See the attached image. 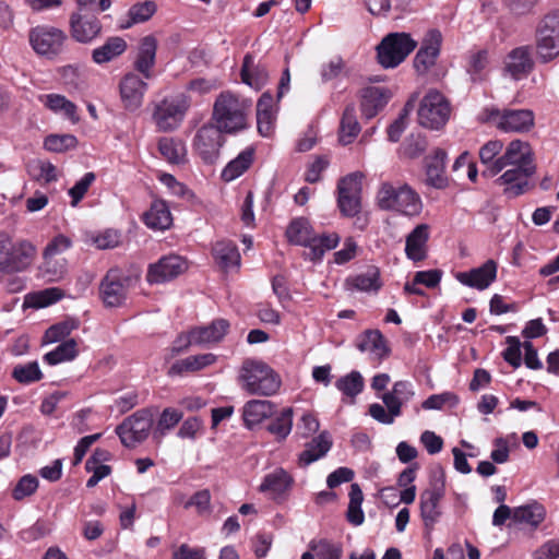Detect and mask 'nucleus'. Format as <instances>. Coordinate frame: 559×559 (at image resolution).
Wrapping results in <instances>:
<instances>
[{
  "label": "nucleus",
  "instance_id": "obj_24",
  "mask_svg": "<svg viewBox=\"0 0 559 559\" xmlns=\"http://www.w3.org/2000/svg\"><path fill=\"white\" fill-rule=\"evenodd\" d=\"M429 240V226L427 224L417 225L406 237L405 254L414 261H423L427 258Z\"/></svg>",
  "mask_w": 559,
  "mask_h": 559
},
{
  "label": "nucleus",
  "instance_id": "obj_38",
  "mask_svg": "<svg viewBox=\"0 0 559 559\" xmlns=\"http://www.w3.org/2000/svg\"><path fill=\"white\" fill-rule=\"evenodd\" d=\"M286 236L289 242L298 246H305L308 250H310L314 238L312 228L306 218L294 219L287 227Z\"/></svg>",
  "mask_w": 559,
  "mask_h": 559
},
{
  "label": "nucleus",
  "instance_id": "obj_25",
  "mask_svg": "<svg viewBox=\"0 0 559 559\" xmlns=\"http://www.w3.org/2000/svg\"><path fill=\"white\" fill-rule=\"evenodd\" d=\"M503 148V143L500 140H491L484 144L479 150V158L484 165L481 176L491 178L503 170V162L501 156L498 155Z\"/></svg>",
  "mask_w": 559,
  "mask_h": 559
},
{
  "label": "nucleus",
  "instance_id": "obj_40",
  "mask_svg": "<svg viewBox=\"0 0 559 559\" xmlns=\"http://www.w3.org/2000/svg\"><path fill=\"white\" fill-rule=\"evenodd\" d=\"M241 80L249 86L260 90L267 80V72L263 67L254 64L252 56L246 55L241 68Z\"/></svg>",
  "mask_w": 559,
  "mask_h": 559
},
{
  "label": "nucleus",
  "instance_id": "obj_63",
  "mask_svg": "<svg viewBox=\"0 0 559 559\" xmlns=\"http://www.w3.org/2000/svg\"><path fill=\"white\" fill-rule=\"evenodd\" d=\"M94 173H86L70 190L69 195L72 198L71 205L76 206L78 203L84 198L88 188L95 181Z\"/></svg>",
  "mask_w": 559,
  "mask_h": 559
},
{
  "label": "nucleus",
  "instance_id": "obj_22",
  "mask_svg": "<svg viewBox=\"0 0 559 559\" xmlns=\"http://www.w3.org/2000/svg\"><path fill=\"white\" fill-rule=\"evenodd\" d=\"M533 67L531 51L526 46L511 50L504 61V71L514 80L526 76L533 70Z\"/></svg>",
  "mask_w": 559,
  "mask_h": 559
},
{
  "label": "nucleus",
  "instance_id": "obj_12",
  "mask_svg": "<svg viewBox=\"0 0 559 559\" xmlns=\"http://www.w3.org/2000/svg\"><path fill=\"white\" fill-rule=\"evenodd\" d=\"M444 497V477L430 484V487L420 492L419 510L425 528L430 532L439 522L442 510L440 501Z\"/></svg>",
  "mask_w": 559,
  "mask_h": 559
},
{
  "label": "nucleus",
  "instance_id": "obj_19",
  "mask_svg": "<svg viewBox=\"0 0 559 559\" xmlns=\"http://www.w3.org/2000/svg\"><path fill=\"white\" fill-rule=\"evenodd\" d=\"M71 37L80 44H91L102 33L100 21L87 13L73 12L69 20Z\"/></svg>",
  "mask_w": 559,
  "mask_h": 559
},
{
  "label": "nucleus",
  "instance_id": "obj_35",
  "mask_svg": "<svg viewBox=\"0 0 559 559\" xmlns=\"http://www.w3.org/2000/svg\"><path fill=\"white\" fill-rule=\"evenodd\" d=\"M274 412V405L266 400H251L243 406V421L249 428L260 424Z\"/></svg>",
  "mask_w": 559,
  "mask_h": 559
},
{
  "label": "nucleus",
  "instance_id": "obj_11",
  "mask_svg": "<svg viewBox=\"0 0 559 559\" xmlns=\"http://www.w3.org/2000/svg\"><path fill=\"white\" fill-rule=\"evenodd\" d=\"M153 425V414L150 409L136 411L116 427V433L127 448H134L148 437Z\"/></svg>",
  "mask_w": 559,
  "mask_h": 559
},
{
  "label": "nucleus",
  "instance_id": "obj_42",
  "mask_svg": "<svg viewBox=\"0 0 559 559\" xmlns=\"http://www.w3.org/2000/svg\"><path fill=\"white\" fill-rule=\"evenodd\" d=\"M157 5L153 0L134 3L128 11V20L120 25V28L128 29L134 24L148 21L156 12Z\"/></svg>",
  "mask_w": 559,
  "mask_h": 559
},
{
  "label": "nucleus",
  "instance_id": "obj_36",
  "mask_svg": "<svg viewBox=\"0 0 559 559\" xmlns=\"http://www.w3.org/2000/svg\"><path fill=\"white\" fill-rule=\"evenodd\" d=\"M127 49V43L122 37H109L104 45L92 51V59L97 64L107 63L122 55Z\"/></svg>",
  "mask_w": 559,
  "mask_h": 559
},
{
  "label": "nucleus",
  "instance_id": "obj_31",
  "mask_svg": "<svg viewBox=\"0 0 559 559\" xmlns=\"http://www.w3.org/2000/svg\"><path fill=\"white\" fill-rule=\"evenodd\" d=\"M447 153L442 148H436L433 156L426 162V181L429 186L442 189L448 185V178L444 176V159Z\"/></svg>",
  "mask_w": 559,
  "mask_h": 559
},
{
  "label": "nucleus",
  "instance_id": "obj_13",
  "mask_svg": "<svg viewBox=\"0 0 559 559\" xmlns=\"http://www.w3.org/2000/svg\"><path fill=\"white\" fill-rule=\"evenodd\" d=\"M361 178V173H353L342 178L337 185V203L345 216L353 217L360 212Z\"/></svg>",
  "mask_w": 559,
  "mask_h": 559
},
{
  "label": "nucleus",
  "instance_id": "obj_29",
  "mask_svg": "<svg viewBox=\"0 0 559 559\" xmlns=\"http://www.w3.org/2000/svg\"><path fill=\"white\" fill-rule=\"evenodd\" d=\"M229 326L227 320L216 319L209 325L193 328V337L197 346L221 342L227 334Z\"/></svg>",
  "mask_w": 559,
  "mask_h": 559
},
{
  "label": "nucleus",
  "instance_id": "obj_60",
  "mask_svg": "<svg viewBox=\"0 0 559 559\" xmlns=\"http://www.w3.org/2000/svg\"><path fill=\"white\" fill-rule=\"evenodd\" d=\"M350 282L356 289L361 292H377L381 287L379 282V271L374 267L368 270L366 273L353 277Z\"/></svg>",
  "mask_w": 559,
  "mask_h": 559
},
{
  "label": "nucleus",
  "instance_id": "obj_6",
  "mask_svg": "<svg viewBox=\"0 0 559 559\" xmlns=\"http://www.w3.org/2000/svg\"><path fill=\"white\" fill-rule=\"evenodd\" d=\"M417 44L408 33H390L377 46L378 61L385 69L395 68L415 50Z\"/></svg>",
  "mask_w": 559,
  "mask_h": 559
},
{
  "label": "nucleus",
  "instance_id": "obj_18",
  "mask_svg": "<svg viewBox=\"0 0 559 559\" xmlns=\"http://www.w3.org/2000/svg\"><path fill=\"white\" fill-rule=\"evenodd\" d=\"M2 242V249L5 251L3 262L8 273L24 271L35 255V247L26 240L13 245L10 238H4Z\"/></svg>",
  "mask_w": 559,
  "mask_h": 559
},
{
  "label": "nucleus",
  "instance_id": "obj_44",
  "mask_svg": "<svg viewBox=\"0 0 559 559\" xmlns=\"http://www.w3.org/2000/svg\"><path fill=\"white\" fill-rule=\"evenodd\" d=\"M488 66V51L481 49L469 55L466 71L473 82H480L486 79Z\"/></svg>",
  "mask_w": 559,
  "mask_h": 559
},
{
  "label": "nucleus",
  "instance_id": "obj_21",
  "mask_svg": "<svg viewBox=\"0 0 559 559\" xmlns=\"http://www.w3.org/2000/svg\"><path fill=\"white\" fill-rule=\"evenodd\" d=\"M147 84L134 73L124 75L120 83V95L128 110H136L143 102Z\"/></svg>",
  "mask_w": 559,
  "mask_h": 559
},
{
  "label": "nucleus",
  "instance_id": "obj_5",
  "mask_svg": "<svg viewBox=\"0 0 559 559\" xmlns=\"http://www.w3.org/2000/svg\"><path fill=\"white\" fill-rule=\"evenodd\" d=\"M537 57L547 63L559 56V10L545 14L535 29Z\"/></svg>",
  "mask_w": 559,
  "mask_h": 559
},
{
  "label": "nucleus",
  "instance_id": "obj_47",
  "mask_svg": "<svg viewBox=\"0 0 559 559\" xmlns=\"http://www.w3.org/2000/svg\"><path fill=\"white\" fill-rule=\"evenodd\" d=\"M362 500L364 495L361 488L358 484H352L346 518L347 521L355 526L361 525L365 520V515L361 510Z\"/></svg>",
  "mask_w": 559,
  "mask_h": 559
},
{
  "label": "nucleus",
  "instance_id": "obj_8",
  "mask_svg": "<svg viewBox=\"0 0 559 559\" xmlns=\"http://www.w3.org/2000/svg\"><path fill=\"white\" fill-rule=\"evenodd\" d=\"M189 107V100L182 94L165 97L155 105L153 120L159 131H174L183 121Z\"/></svg>",
  "mask_w": 559,
  "mask_h": 559
},
{
  "label": "nucleus",
  "instance_id": "obj_52",
  "mask_svg": "<svg viewBox=\"0 0 559 559\" xmlns=\"http://www.w3.org/2000/svg\"><path fill=\"white\" fill-rule=\"evenodd\" d=\"M41 272L49 282H57L67 272V261L61 257L44 255Z\"/></svg>",
  "mask_w": 559,
  "mask_h": 559
},
{
  "label": "nucleus",
  "instance_id": "obj_50",
  "mask_svg": "<svg viewBox=\"0 0 559 559\" xmlns=\"http://www.w3.org/2000/svg\"><path fill=\"white\" fill-rule=\"evenodd\" d=\"M158 150L169 163L174 164L181 163L186 155V147L183 143L169 138H163L159 140Z\"/></svg>",
  "mask_w": 559,
  "mask_h": 559
},
{
  "label": "nucleus",
  "instance_id": "obj_16",
  "mask_svg": "<svg viewBox=\"0 0 559 559\" xmlns=\"http://www.w3.org/2000/svg\"><path fill=\"white\" fill-rule=\"evenodd\" d=\"M129 277L122 276L118 270H109L102 280L99 292L106 307L121 306L128 294Z\"/></svg>",
  "mask_w": 559,
  "mask_h": 559
},
{
  "label": "nucleus",
  "instance_id": "obj_30",
  "mask_svg": "<svg viewBox=\"0 0 559 559\" xmlns=\"http://www.w3.org/2000/svg\"><path fill=\"white\" fill-rule=\"evenodd\" d=\"M215 361L216 356L212 353L189 356L174 362L168 370V374L173 377L197 372L213 365Z\"/></svg>",
  "mask_w": 559,
  "mask_h": 559
},
{
  "label": "nucleus",
  "instance_id": "obj_14",
  "mask_svg": "<svg viewBox=\"0 0 559 559\" xmlns=\"http://www.w3.org/2000/svg\"><path fill=\"white\" fill-rule=\"evenodd\" d=\"M223 133L225 132L213 123L204 124L198 130L193 145L204 163L213 164L217 159L225 141Z\"/></svg>",
  "mask_w": 559,
  "mask_h": 559
},
{
  "label": "nucleus",
  "instance_id": "obj_20",
  "mask_svg": "<svg viewBox=\"0 0 559 559\" xmlns=\"http://www.w3.org/2000/svg\"><path fill=\"white\" fill-rule=\"evenodd\" d=\"M497 277V263L489 259L479 267L472 269L467 272H459L455 278L463 285L484 290Z\"/></svg>",
  "mask_w": 559,
  "mask_h": 559
},
{
  "label": "nucleus",
  "instance_id": "obj_62",
  "mask_svg": "<svg viewBox=\"0 0 559 559\" xmlns=\"http://www.w3.org/2000/svg\"><path fill=\"white\" fill-rule=\"evenodd\" d=\"M38 488V479L36 476L27 474L20 478L15 485L12 497L20 501L32 496Z\"/></svg>",
  "mask_w": 559,
  "mask_h": 559
},
{
  "label": "nucleus",
  "instance_id": "obj_59",
  "mask_svg": "<svg viewBox=\"0 0 559 559\" xmlns=\"http://www.w3.org/2000/svg\"><path fill=\"white\" fill-rule=\"evenodd\" d=\"M87 241L97 249L106 250L118 247L121 241V236L115 229H106L100 234H91L87 237Z\"/></svg>",
  "mask_w": 559,
  "mask_h": 559
},
{
  "label": "nucleus",
  "instance_id": "obj_57",
  "mask_svg": "<svg viewBox=\"0 0 559 559\" xmlns=\"http://www.w3.org/2000/svg\"><path fill=\"white\" fill-rule=\"evenodd\" d=\"M182 418V413L175 408H165L154 430V438L160 439L167 430L173 429Z\"/></svg>",
  "mask_w": 559,
  "mask_h": 559
},
{
  "label": "nucleus",
  "instance_id": "obj_46",
  "mask_svg": "<svg viewBox=\"0 0 559 559\" xmlns=\"http://www.w3.org/2000/svg\"><path fill=\"white\" fill-rule=\"evenodd\" d=\"M64 297V292L59 287H49L34 292L26 296V302L29 307L40 309L48 307Z\"/></svg>",
  "mask_w": 559,
  "mask_h": 559
},
{
  "label": "nucleus",
  "instance_id": "obj_39",
  "mask_svg": "<svg viewBox=\"0 0 559 559\" xmlns=\"http://www.w3.org/2000/svg\"><path fill=\"white\" fill-rule=\"evenodd\" d=\"M213 254L217 263L225 270L239 266L240 264V254L237 246L233 241H217L213 247Z\"/></svg>",
  "mask_w": 559,
  "mask_h": 559
},
{
  "label": "nucleus",
  "instance_id": "obj_51",
  "mask_svg": "<svg viewBox=\"0 0 559 559\" xmlns=\"http://www.w3.org/2000/svg\"><path fill=\"white\" fill-rule=\"evenodd\" d=\"M335 386L346 396L355 397L364 389V379L358 371H352L337 379Z\"/></svg>",
  "mask_w": 559,
  "mask_h": 559
},
{
  "label": "nucleus",
  "instance_id": "obj_55",
  "mask_svg": "<svg viewBox=\"0 0 559 559\" xmlns=\"http://www.w3.org/2000/svg\"><path fill=\"white\" fill-rule=\"evenodd\" d=\"M79 328V320L69 318L57 324L51 325L44 335L47 343H56L68 336L73 330Z\"/></svg>",
  "mask_w": 559,
  "mask_h": 559
},
{
  "label": "nucleus",
  "instance_id": "obj_4",
  "mask_svg": "<svg viewBox=\"0 0 559 559\" xmlns=\"http://www.w3.org/2000/svg\"><path fill=\"white\" fill-rule=\"evenodd\" d=\"M377 199L380 209L396 211L407 216L418 215L423 209L419 195L408 185L393 186L384 182Z\"/></svg>",
  "mask_w": 559,
  "mask_h": 559
},
{
  "label": "nucleus",
  "instance_id": "obj_7",
  "mask_svg": "<svg viewBox=\"0 0 559 559\" xmlns=\"http://www.w3.org/2000/svg\"><path fill=\"white\" fill-rule=\"evenodd\" d=\"M28 41L37 55L53 59L63 51L68 35L58 27L38 25L29 29Z\"/></svg>",
  "mask_w": 559,
  "mask_h": 559
},
{
  "label": "nucleus",
  "instance_id": "obj_64",
  "mask_svg": "<svg viewBox=\"0 0 559 559\" xmlns=\"http://www.w3.org/2000/svg\"><path fill=\"white\" fill-rule=\"evenodd\" d=\"M508 347L503 352V358L513 368H519L522 364L521 343L515 336L507 337Z\"/></svg>",
  "mask_w": 559,
  "mask_h": 559
},
{
  "label": "nucleus",
  "instance_id": "obj_49",
  "mask_svg": "<svg viewBox=\"0 0 559 559\" xmlns=\"http://www.w3.org/2000/svg\"><path fill=\"white\" fill-rule=\"evenodd\" d=\"M76 342L73 338H70L60 345H58L53 350L47 353L44 356V359L49 365H57L63 361L72 360L78 355Z\"/></svg>",
  "mask_w": 559,
  "mask_h": 559
},
{
  "label": "nucleus",
  "instance_id": "obj_34",
  "mask_svg": "<svg viewBox=\"0 0 559 559\" xmlns=\"http://www.w3.org/2000/svg\"><path fill=\"white\" fill-rule=\"evenodd\" d=\"M331 447L332 439L330 433L322 431L318 437L306 444V449L300 453L299 460L305 465H309L324 456L330 451Z\"/></svg>",
  "mask_w": 559,
  "mask_h": 559
},
{
  "label": "nucleus",
  "instance_id": "obj_58",
  "mask_svg": "<svg viewBox=\"0 0 559 559\" xmlns=\"http://www.w3.org/2000/svg\"><path fill=\"white\" fill-rule=\"evenodd\" d=\"M415 108V99L411 98L405 104L404 108L402 109L399 118L394 120L389 129H388V138L391 142H397L404 132L406 124H407V118L411 114V111Z\"/></svg>",
  "mask_w": 559,
  "mask_h": 559
},
{
  "label": "nucleus",
  "instance_id": "obj_10",
  "mask_svg": "<svg viewBox=\"0 0 559 559\" xmlns=\"http://www.w3.org/2000/svg\"><path fill=\"white\" fill-rule=\"evenodd\" d=\"M450 104L438 91H429L420 102L418 108V122L420 126L439 130L450 117Z\"/></svg>",
  "mask_w": 559,
  "mask_h": 559
},
{
  "label": "nucleus",
  "instance_id": "obj_45",
  "mask_svg": "<svg viewBox=\"0 0 559 559\" xmlns=\"http://www.w3.org/2000/svg\"><path fill=\"white\" fill-rule=\"evenodd\" d=\"M272 103L273 97L264 93L257 104L258 130L263 136H267L272 129Z\"/></svg>",
  "mask_w": 559,
  "mask_h": 559
},
{
  "label": "nucleus",
  "instance_id": "obj_9",
  "mask_svg": "<svg viewBox=\"0 0 559 559\" xmlns=\"http://www.w3.org/2000/svg\"><path fill=\"white\" fill-rule=\"evenodd\" d=\"M484 122H493L504 132H527L534 126V112L530 109H485L480 116Z\"/></svg>",
  "mask_w": 559,
  "mask_h": 559
},
{
  "label": "nucleus",
  "instance_id": "obj_54",
  "mask_svg": "<svg viewBox=\"0 0 559 559\" xmlns=\"http://www.w3.org/2000/svg\"><path fill=\"white\" fill-rule=\"evenodd\" d=\"M76 145L78 139L72 134H50L44 141V147L53 153H63Z\"/></svg>",
  "mask_w": 559,
  "mask_h": 559
},
{
  "label": "nucleus",
  "instance_id": "obj_28",
  "mask_svg": "<svg viewBox=\"0 0 559 559\" xmlns=\"http://www.w3.org/2000/svg\"><path fill=\"white\" fill-rule=\"evenodd\" d=\"M294 483L293 477L283 468H277L267 474L261 483L259 490L267 492L273 499L286 493Z\"/></svg>",
  "mask_w": 559,
  "mask_h": 559
},
{
  "label": "nucleus",
  "instance_id": "obj_53",
  "mask_svg": "<svg viewBox=\"0 0 559 559\" xmlns=\"http://www.w3.org/2000/svg\"><path fill=\"white\" fill-rule=\"evenodd\" d=\"M12 378L21 384L37 382L43 378V372L36 361L17 365L12 371Z\"/></svg>",
  "mask_w": 559,
  "mask_h": 559
},
{
  "label": "nucleus",
  "instance_id": "obj_2",
  "mask_svg": "<svg viewBox=\"0 0 559 559\" xmlns=\"http://www.w3.org/2000/svg\"><path fill=\"white\" fill-rule=\"evenodd\" d=\"M241 388L252 395L270 396L281 386V377L266 362L259 359H246L240 368Z\"/></svg>",
  "mask_w": 559,
  "mask_h": 559
},
{
  "label": "nucleus",
  "instance_id": "obj_15",
  "mask_svg": "<svg viewBox=\"0 0 559 559\" xmlns=\"http://www.w3.org/2000/svg\"><path fill=\"white\" fill-rule=\"evenodd\" d=\"M442 34L439 29H429L421 40V46L414 58V68L418 74H426L435 67L440 55Z\"/></svg>",
  "mask_w": 559,
  "mask_h": 559
},
{
  "label": "nucleus",
  "instance_id": "obj_27",
  "mask_svg": "<svg viewBox=\"0 0 559 559\" xmlns=\"http://www.w3.org/2000/svg\"><path fill=\"white\" fill-rule=\"evenodd\" d=\"M414 395L415 392L409 382L397 381L394 383L392 391L382 395V401L393 415H401L402 405L411 401Z\"/></svg>",
  "mask_w": 559,
  "mask_h": 559
},
{
  "label": "nucleus",
  "instance_id": "obj_37",
  "mask_svg": "<svg viewBox=\"0 0 559 559\" xmlns=\"http://www.w3.org/2000/svg\"><path fill=\"white\" fill-rule=\"evenodd\" d=\"M360 132V126L355 115V105L348 104L343 112L338 139L343 145L350 144Z\"/></svg>",
  "mask_w": 559,
  "mask_h": 559
},
{
  "label": "nucleus",
  "instance_id": "obj_41",
  "mask_svg": "<svg viewBox=\"0 0 559 559\" xmlns=\"http://www.w3.org/2000/svg\"><path fill=\"white\" fill-rule=\"evenodd\" d=\"M545 515L546 510L538 502L513 509V521L515 523H525L532 527H537L545 520Z\"/></svg>",
  "mask_w": 559,
  "mask_h": 559
},
{
  "label": "nucleus",
  "instance_id": "obj_56",
  "mask_svg": "<svg viewBox=\"0 0 559 559\" xmlns=\"http://www.w3.org/2000/svg\"><path fill=\"white\" fill-rule=\"evenodd\" d=\"M293 426V409L285 408L282 411L278 417L269 424L267 430L275 435L280 440L285 439Z\"/></svg>",
  "mask_w": 559,
  "mask_h": 559
},
{
  "label": "nucleus",
  "instance_id": "obj_32",
  "mask_svg": "<svg viewBox=\"0 0 559 559\" xmlns=\"http://www.w3.org/2000/svg\"><path fill=\"white\" fill-rule=\"evenodd\" d=\"M145 225L155 230L168 229L173 224V216L165 201L155 200L144 214Z\"/></svg>",
  "mask_w": 559,
  "mask_h": 559
},
{
  "label": "nucleus",
  "instance_id": "obj_1",
  "mask_svg": "<svg viewBox=\"0 0 559 559\" xmlns=\"http://www.w3.org/2000/svg\"><path fill=\"white\" fill-rule=\"evenodd\" d=\"M501 160L503 169L508 166L512 168L506 170L495 182L506 186L503 192L508 198L523 194L528 189L530 177L536 171L528 143L521 140L511 141L501 155Z\"/></svg>",
  "mask_w": 559,
  "mask_h": 559
},
{
  "label": "nucleus",
  "instance_id": "obj_26",
  "mask_svg": "<svg viewBox=\"0 0 559 559\" xmlns=\"http://www.w3.org/2000/svg\"><path fill=\"white\" fill-rule=\"evenodd\" d=\"M157 50V40L153 35H147L141 39L134 68L144 75L145 79L152 78V68L155 64Z\"/></svg>",
  "mask_w": 559,
  "mask_h": 559
},
{
  "label": "nucleus",
  "instance_id": "obj_23",
  "mask_svg": "<svg viewBox=\"0 0 559 559\" xmlns=\"http://www.w3.org/2000/svg\"><path fill=\"white\" fill-rule=\"evenodd\" d=\"M360 108L365 118H373L388 104L391 93L388 88L368 86L361 91Z\"/></svg>",
  "mask_w": 559,
  "mask_h": 559
},
{
  "label": "nucleus",
  "instance_id": "obj_48",
  "mask_svg": "<svg viewBox=\"0 0 559 559\" xmlns=\"http://www.w3.org/2000/svg\"><path fill=\"white\" fill-rule=\"evenodd\" d=\"M340 241L337 234H328L320 237L314 236L310 250L305 252V255L312 261L320 260L324 252L334 249Z\"/></svg>",
  "mask_w": 559,
  "mask_h": 559
},
{
  "label": "nucleus",
  "instance_id": "obj_33",
  "mask_svg": "<svg viewBox=\"0 0 559 559\" xmlns=\"http://www.w3.org/2000/svg\"><path fill=\"white\" fill-rule=\"evenodd\" d=\"M255 150L253 146L245 148L237 157L231 159L222 171V179L233 181L243 175L253 164Z\"/></svg>",
  "mask_w": 559,
  "mask_h": 559
},
{
  "label": "nucleus",
  "instance_id": "obj_43",
  "mask_svg": "<svg viewBox=\"0 0 559 559\" xmlns=\"http://www.w3.org/2000/svg\"><path fill=\"white\" fill-rule=\"evenodd\" d=\"M357 346L359 350L370 352L378 358H383L389 353L385 340L379 330H367Z\"/></svg>",
  "mask_w": 559,
  "mask_h": 559
},
{
  "label": "nucleus",
  "instance_id": "obj_3",
  "mask_svg": "<svg viewBox=\"0 0 559 559\" xmlns=\"http://www.w3.org/2000/svg\"><path fill=\"white\" fill-rule=\"evenodd\" d=\"M250 104L236 94L225 91L215 99L213 106V124L225 133H235L246 128L247 110Z\"/></svg>",
  "mask_w": 559,
  "mask_h": 559
},
{
  "label": "nucleus",
  "instance_id": "obj_61",
  "mask_svg": "<svg viewBox=\"0 0 559 559\" xmlns=\"http://www.w3.org/2000/svg\"><path fill=\"white\" fill-rule=\"evenodd\" d=\"M309 547L316 552L318 559H341L342 557V547L326 539L311 542Z\"/></svg>",
  "mask_w": 559,
  "mask_h": 559
},
{
  "label": "nucleus",
  "instance_id": "obj_17",
  "mask_svg": "<svg viewBox=\"0 0 559 559\" xmlns=\"http://www.w3.org/2000/svg\"><path fill=\"white\" fill-rule=\"evenodd\" d=\"M188 267L187 261L179 255H166L150 264L146 281L150 284H163L182 274Z\"/></svg>",
  "mask_w": 559,
  "mask_h": 559
}]
</instances>
